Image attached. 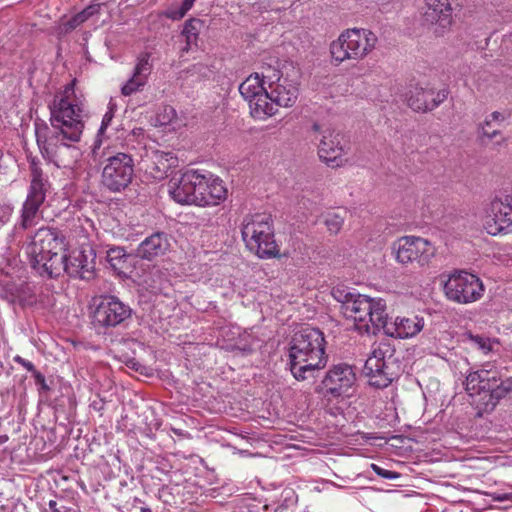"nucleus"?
Here are the masks:
<instances>
[{
  "instance_id": "f257e3e1",
  "label": "nucleus",
  "mask_w": 512,
  "mask_h": 512,
  "mask_svg": "<svg viewBox=\"0 0 512 512\" xmlns=\"http://www.w3.org/2000/svg\"><path fill=\"white\" fill-rule=\"evenodd\" d=\"M50 126L35 120L37 144L50 162L59 168H72L81 153L75 143L83 133L85 118L84 100L75 91V81L67 84L49 104Z\"/></svg>"
},
{
  "instance_id": "f03ea898",
  "label": "nucleus",
  "mask_w": 512,
  "mask_h": 512,
  "mask_svg": "<svg viewBox=\"0 0 512 512\" xmlns=\"http://www.w3.org/2000/svg\"><path fill=\"white\" fill-rule=\"evenodd\" d=\"M290 370L297 380H305L325 366L324 336L316 328L297 332L289 349Z\"/></svg>"
},
{
  "instance_id": "7ed1b4c3",
  "label": "nucleus",
  "mask_w": 512,
  "mask_h": 512,
  "mask_svg": "<svg viewBox=\"0 0 512 512\" xmlns=\"http://www.w3.org/2000/svg\"><path fill=\"white\" fill-rule=\"evenodd\" d=\"M64 252V238L50 228H40L26 247L31 266L50 278L63 273Z\"/></svg>"
},
{
  "instance_id": "20e7f679",
  "label": "nucleus",
  "mask_w": 512,
  "mask_h": 512,
  "mask_svg": "<svg viewBox=\"0 0 512 512\" xmlns=\"http://www.w3.org/2000/svg\"><path fill=\"white\" fill-rule=\"evenodd\" d=\"M241 235L248 250L259 258L269 259L278 255L270 215L256 213L245 216L241 224Z\"/></svg>"
},
{
  "instance_id": "39448f33",
  "label": "nucleus",
  "mask_w": 512,
  "mask_h": 512,
  "mask_svg": "<svg viewBox=\"0 0 512 512\" xmlns=\"http://www.w3.org/2000/svg\"><path fill=\"white\" fill-rule=\"evenodd\" d=\"M340 301L343 314L354 321L355 328L359 332L369 333L371 326L379 329L386 310L383 299L347 292Z\"/></svg>"
},
{
  "instance_id": "423d86ee",
  "label": "nucleus",
  "mask_w": 512,
  "mask_h": 512,
  "mask_svg": "<svg viewBox=\"0 0 512 512\" xmlns=\"http://www.w3.org/2000/svg\"><path fill=\"white\" fill-rule=\"evenodd\" d=\"M377 43L378 38L371 30L349 28L330 44V54L336 64L348 60L361 61L373 52Z\"/></svg>"
},
{
  "instance_id": "0eeeda50",
  "label": "nucleus",
  "mask_w": 512,
  "mask_h": 512,
  "mask_svg": "<svg viewBox=\"0 0 512 512\" xmlns=\"http://www.w3.org/2000/svg\"><path fill=\"white\" fill-rule=\"evenodd\" d=\"M310 138L317 143L319 158L330 167H339L344 163L345 147L341 143V136L332 127L313 123L310 129Z\"/></svg>"
},
{
  "instance_id": "6e6552de",
  "label": "nucleus",
  "mask_w": 512,
  "mask_h": 512,
  "mask_svg": "<svg viewBox=\"0 0 512 512\" xmlns=\"http://www.w3.org/2000/svg\"><path fill=\"white\" fill-rule=\"evenodd\" d=\"M392 349L387 343H379L372 351L364 365V373L369 384L376 388H386L395 377L392 371Z\"/></svg>"
},
{
  "instance_id": "1a4fd4ad",
  "label": "nucleus",
  "mask_w": 512,
  "mask_h": 512,
  "mask_svg": "<svg viewBox=\"0 0 512 512\" xmlns=\"http://www.w3.org/2000/svg\"><path fill=\"white\" fill-rule=\"evenodd\" d=\"M446 297L458 304H469L479 300L484 293L482 281L466 271L455 272L444 285Z\"/></svg>"
},
{
  "instance_id": "9d476101",
  "label": "nucleus",
  "mask_w": 512,
  "mask_h": 512,
  "mask_svg": "<svg viewBox=\"0 0 512 512\" xmlns=\"http://www.w3.org/2000/svg\"><path fill=\"white\" fill-rule=\"evenodd\" d=\"M133 176V158L126 153H117L105 160L101 181L110 191L120 192L131 183Z\"/></svg>"
},
{
  "instance_id": "9b49d317",
  "label": "nucleus",
  "mask_w": 512,
  "mask_h": 512,
  "mask_svg": "<svg viewBox=\"0 0 512 512\" xmlns=\"http://www.w3.org/2000/svg\"><path fill=\"white\" fill-rule=\"evenodd\" d=\"M50 188L48 179L43 175L40 168L33 166L31 170V181L26 200L22 208L21 226L27 229L36 223L41 205L46 199Z\"/></svg>"
},
{
  "instance_id": "f8f14e48",
  "label": "nucleus",
  "mask_w": 512,
  "mask_h": 512,
  "mask_svg": "<svg viewBox=\"0 0 512 512\" xmlns=\"http://www.w3.org/2000/svg\"><path fill=\"white\" fill-rule=\"evenodd\" d=\"M396 260L401 264L417 262L424 266L436 253L435 246L427 239L416 236H404L393 244Z\"/></svg>"
},
{
  "instance_id": "ddd939ff",
  "label": "nucleus",
  "mask_w": 512,
  "mask_h": 512,
  "mask_svg": "<svg viewBox=\"0 0 512 512\" xmlns=\"http://www.w3.org/2000/svg\"><path fill=\"white\" fill-rule=\"evenodd\" d=\"M0 296L21 308H45L50 305L42 289L31 283H6Z\"/></svg>"
},
{
  "instance_id": "4468645a",
  "label": "nucleus",
  "mask_w": 512,
  "mask_h": 512,
  "mask_svg": "<svg viewBox=\"0 0 512 512\" xmlns=\"http://www.w3.org/2000/svg\"><path fill=\"white\" fill-rule=\"evenodd\" d=\"M131 308L115 296H102L95 302L92 323L95 327H116L131 316Z\"/></svg>"
},
{
  "instance_id": "2eb2a0df",
  "label": "nucleus",
  "mask_w": 512,
  "mask_h": 512,
  "mask_svg": "<svg viewBox=\"0 0 512 512\" xmlns=\"http://www.w3.org/2000/svg\"><path fill=\"white\" fill-rule=\"evenodd\" d=\"M499 380V373L493 365L485 364L467 374L464 383L465 390L471 397L481 396L480 401L485 406V402L489 400V394Z\"/></svg>"
},
{
  "instance_id": "dca6fc26",
  "label": "nucleus",
  "mask_w": 512,
  "mask_h": 512,
  "mask_svg": "<svg viewBox=\"0 0 512 512\" xmlns=\"http://www.w3.org/2000/svg\"><path fill=\"white\" fill-rule=\"evenodd\" d=\"M483 227L493 236L512 232V206L504 198L491 201L485 210Z\"/></svg>"
},
{
  "instance_id": "f3484780",
  "label": "nucleus",
  "mask_w": 512,
  "mask_h": 512,
  "mask_svg": "<svg viewBox=\"0 0 512 512\" xmlns=\"http://www.w3.org/2000/svg\"><path fill=\"white\" fill-rule=\"evenodd\" d=\"M355 380V373L349 365H335L326 373L322 380L321 391L325 397H342L348 395Z\"/></svg>"
},
{
  "instance_id": "a211bd4d",
  "label": "nucleus",
  "mask_w": 512,
  "mask_h": 512,
  "mask_svg": "<svg viewBox=\"0 0 512 512\" xmlns=\"http://www.w3.org/2000/svg\"><path fill=\"white\" fill-rule=\"evenodd\" d=\"M197 186L195 189V205L196 206H214L219 204L226 198L227 189L223 181L212 175L211 173H203L196 171Z\"/></svg>"
},
{
  "instance_id": "6ab92c4d",
  "label": "nucleus",
  "mask_w": 512,
  "mask_h": 512,
  "mask_svg": "<svg viewBox=\"0 0 512 512\" xmlns=\"http://www.w3.org/2000/svg\"><path fill=\"white\" fill-rule=\"evenodd\" d=\"M271 80L269 82L270 100L281 107L293 106L299 95L298 83L288 77H283L277 70H270Z\"/></svg>"
},
{
  "instance_id": "aec40b11",
  "label": "nucleus",
  "mask_w": 512,
  "mask_h": 512,
  "mask_svg": "<svg viewBox=\"0 0 512 512\" xmlns=\"http://www.w3.org/2000/svg\"><path fill=\"white\" fill-rule=\"evenodd\" d=\"M455 0H426V9L423 14L424 21L434 26L433 32L441 36L452 24V5Z\"/></svg>"
},
{
  "instance_id": "412c9836",
  "label": "nucleus",
  "mask_w": 512,
  "mask_h": 512,
  "mask_svg": "<svg viewBox=\"0 0 512 512\" xmlns=\"http://www.w3.org/2000/svg\"><path fill=\"white\" fill-rule=\"evenodd\" d=\"M423 327L424 319L421 317H388L386 312L382 319V324L379 325V329H383L387 336L399 339L414 337L423 329Z\"/></svg>"
},
{
  "instance_id": "4be33fe9",
  "label": "nucleus",
  "mask_w": 512,
  "mask_h": 512,
  "mask_svg": "<svg viewBox=\"0 0 512 512\" xmlns=\"http://www.w3.org/2000/svg\"><path fill=\"white\" fill-rule=\"evenodd\" d=\"M197 170H187L179 177L173 176L167 185L170 197L181 205H195Z\"/></svg>"
},
{
  "instance_id": "5701e85b",
  "label": "nucleus",
  "mask_w": 512,
  "mask_h": 512,
  "mask_svg": "<svg viewBox=\"0 0 512 512\" xmlns=\"http://www.w3.org/2000/svg\"><path fill=\"white\" fill-rule=\"evenodd\" d=\"M446 90L434 91L428 86L416 85L407 93V103L417 112H426L439 106L447 97Z\"/></svg>"
},
{
  "instance_id": "b1692460",
  "label": "nucleus",
  "mask_w": 512,
  "mask_h": 512,
  "mask_svg": "<svg viewBox=\"0 0 512 512\" xmlns=\"http://www.w3.org/2000/svg\"><path fill=\"white\" fill-rule=\"evenodd\" d=\"M63 266V272L71 277L90 279L93 276L94 262L88 259L84 251L73 252L69 258L64 253Z\"/></svg>"
},
{
  "instance_id": "393cba45",
  "label": "nucleus",
  "mask_w": 512,
  "mask_h": 512,
  "mask_svg": "<svg viewBox=\"0 0 512 512\" xmlns=\"http://www.w3.org/2000/svg\"><path fill=\"white\" fill-rule=\"evenodd\" d=\"M170 248L167 234L156 232L145 238L137 248V255L143 259L152 260L163 256Z\"/></svg>"
},
{
  "instance_id": "a878e982",
  "label": "nucleus",
  "mask_w": 512,
  "mask_h": 512,
  "mask_svg": "<svg viewBox=\"0 0 512 512\" xmlns=\"http://www.w3.org/2000/svg\"><path fill=\"white\" fill-rule=\"evenodd\" d=\"M166 270L159 266L148 267L141 276L140 285L152 294L161 293L168 286Z\"/></svg>"
},
{
  "instance_id": "bb28decb",
  "label": "nucleus",
  "mask_w": 512,
  "mask_h": 512,
  "mask_svg": "<svg viewBox=\"0 0 512 512\" xmlns=\"http://www.w3.org/2000/svg\"><path fill=\"white\" fill-rule=\"evenodd\" d=\"M270 80V74H263L262 76L258 73L252 74L240 84L239 92L245 100L255 99L256 96L269 90Z\"/></svg>"
},
{
  "instance_id": "cd10ccee",
  "label": "nucleus",
  "mask_w": 512,
  "mask_h": 512,
  "mask_svg": "<svg viewBox=\"0 0 512 512\" xmlns=\"http://www.w3.org/2000/svg\"><path fill=\"white\" fill-rule=\"evenodd\" d=\"M249 103L250 114L253 118L264 120L277 111L276 104L270 100L269 90L256 96L255 99L246 100Z\"/></svg>"
},
{
  "instance_id": "c85d7f7f",
  "label": "nucleus",
  "mask_w": 512,
  "mask_h": 512,
  "mask_svg": "<svg viewBox=\"0 0 512 512\" xmlns=\"http://www.w3.org/2000/svg\"><path fill=\"white\" fill-rule=\"evenodd\" d=\"M462 342L472 348L478 349L483 354H488L493 350V345L498 344L497 340H491L490 338L472 334L471 332H466L462 335Z\"/></svg>"
},
{
  "instance_id": "c756f323",
  "label": "nucleus",
  "mask_w": 512,
  "mask_h": 512,
  "mask_svg": "<svg viewBox=\"0 0 512 512\" xmlns=\"http://www.w3.org/2000/svg\"><path fill=\"white\" fill-rule=\"evenodd\" d=\"M100 5L99 4H93L88 7H86L81 12L77 13L73 17H71L69 20H67L65 23H63V30L65 32L71 31L78 26H80L82 23L88 21L89 19L93 18L95 15L99 14Z\"/></svg>"
},
{
  "instance_id": "7c9ffc66",
  "label": "nucleus",
  "mask_w": 512,
  "mask_h": 512,
  "mask_svg": "<svg viewBox=\"0 0 512 512\" xmlns=\"http://www.w3.org/2000/svg\"><path fill=\"white\" fill-rule=\"evenodd\" d=\"M512 392V376L497 382L494 390L489 394V400L485 402V409H493L500 399Z\"/></svg>"
},
{
  "instance_id": "2f4dec72",
  "label": "nucleus",
  "mask_w": 512,
  "mask_h": 512,
  "mask_svg": "<svg viewBox=\"0 0 512 512\" xmlns=\"http://www.w3.org/2000/svg\"><path fill=\"white\" fill-rule=\"evenodd\" d=\"M509 117V113L494 111L492 112L486 119L484 126L482 127V134L489 139L496 137L499 134V131L493 130L489 131L486 127H490L492 123L501 124Z\"/></svg>"
},
{
  "instance_id": "473e14b6",
  "label": "nucleus",
  "mask_w": 512,
  "mask_h": 512,
  "mask_svg": "<svg viewBox=\"0 0 512 512\" xmlns=\"http://www.w3.org/2000/svg\"><path fill=\"white\" fill-rule=\"evenodd\" d=\"M115 110H116V104L113 103L112 101H110L109 104H108V110L106 111V113L103 116V119H102V122H101V126H100V128L98 130L97 138H96L95 143L93 145L92 152L95 155L97 153V149H99L100 144H101V140L99 139V137L104 134V132L107 129V127L111 124V121H112V119L114 117V114H115Z\"/></svg>"
},
{
  "instance_id": "72a5a7b5",
  "label": "nucleus",
  "mask_w": 512,
  "mask_h": 512,
  "mask_svg": "<svg viewBox=\"0 0 512 512\" xmlns=\"http://www.w3.org/2000/svg\"><path fill=\"white\" fill-rule=\"evenodd\" d=\"M344 223V217L338 212H328L324 216V224L328 231L333 234H337Z\"/></svg>"
},
{
  "instance_id": "f704fd0d",
  "label": "nucleus",
  "mask_w": 512,
  "mask_h": 512,
  "mask_svg": "<svg viewBox=\"0 0 512 512\" xmlns=\"http://www.w3.org/2000/svg\"><path fill=\"white\" fill-rule=\"evenodd\" d=\"M200 26L201 22L197 19H191L185 23L182 34L186 37L187 45L196 43Z\"/></svg>"
},
{
  "instance_id": "c9c22d12",
  "label": "nucleus",
  "mask_w": 512,
  "mask_h": 512,
  "mask_svg": "<svg viewBox=\"0 0 512 512\" xmlns=\"http://www.w3.org/2000/svg\"><path fill=\"white\" fill-rule=\"evenodd\" d=\"M156 164L159 170L165 171L177 162L176 157L171 152L156 151L154 154Z\"/></svg>"
},
{
  "instance_id": "e433bc0d",
  "label": "nucleus",
  "mask_w": 512,
  "mask_h": 512,
  "mask_svg": "<svg viewBox=\"0 0 512 512\" xmlns=\"http://www.w3.org/2000/svg\"><path fill=\"white\" fill-rule=\"evenodd\" d=\"M150 71L151 65L149 63V55L143 54L137 60V64L135 66L133 75L138 76L146 82L147 77L150 74Z\"/></svg>"
},
{
  "instance_id": "4c0bfd02",
  "label": "nucleus",
  "mask_w": 512,
  "mask_h": 512,
  "mask_svg": "<svg viewBox=\"0 0 512 512\" xmlns=\"http://www.w3.org/2000/svg\"><path fill=\"white\" fill-rule=\"evenodd\" d=\"M145 83L146 82L138 76L132 75V77L122 86L121 92L124 96H129L140 90V88L143 87Z\"/></svg>"
},
{
  "instance_id": "58836bf2",
  "label": "nucleus",
  "mask_w": 512,
  "mask_h": 512,
  "mask_svg": "<svg viewBox=\"0 0 512 512\" xmlns=\"http://www.w3.org/2000/svg\"><path fill=\"white\" fill-rule=\"evenodd\" d=\"M125 256L126 254L124 249L120 247L111 248L107 252V259L113 267H115Z\"/></svg>"
},
{
  "instance_id": "ea45409f",
  "label": "nucleus",
  "mask_w": 512,
  "mask_h": 512,
  "mask_svg": "<svg viewBox=\"0 0 512 512\" xmlns=\"http://www.w3.org/2000/svg\"><path fill=\"white\" fill-rule=\"evenodd\" d=\"M165 16L172 20H180L183 18L186 14V12L183 11V8L180 6H171L165 11Z\"/></svg>"
},
{
  "instance_id": "a19ab883",
  "label": "nucleus",
  "mask_w": 512,
  "mask_h": 512,
  "mask_svg": "<svg viewBox=\"0 0 512 512\" xmlns=\"http://www.w3.org/2000/svg\"><path fill=\"white\" fill-rule=\"evenodd\" d=\"M371 468L378 476L385 478V479H397L399 477L398 473H396L394 471L383 469L376 464H371Z\"/></svg>"
},
{
  "instance_id": "79ce46f5",
  "label": "nucleus",
  "mask_w": 512,
  "mask_h": 512,
  "mask_svg": "<svg viewBox=\"0 0 512 512\" xmlns=\"http://www.w3.org/2000/svg\"><path fill=\"white\" fill-rule=\"evenodd\" d=\"M493 500L504 502V501H511L512 500V486L511 490L509 492H494L492 494Z\"/></svg>"
},
{
  "instance_id": "37998d69",
  "label": "nucleus",
  "mask_w": 512,
  "mask_h": 512,
  "mask_svg": "<svg viewBox=\"0 0 512 512\" xmlns=\"http://www.w3.org/2000/svg\"><path fill=\"white\" fill-rule=\"evenodd\" d=\"M14 361L18 364H20L22 367H24L26 370L34 373L36 371L35 366L32 362L22 358L21 356L17 355L14 357Z\"/></svg>"
},
{
  "instance_id": "c03bdc74",
  "label": "nucleus",
  "mask_w": 512,
  "mask_h": 512,
  "mask_svg": "<svg viewBox=\"0 0 512 512\" xmlns=\"http://www.w3.org/2000/svg\"><path fill=\"white\" fill-rule=\"evenodd\" d=\"M33 376L35 378L36 383L39 384L43 390L48 389V385L43 374L36 370L34 371Z\"/></svg>"
},
{
  "instance_id": "a18cd8bd",
  "label": "nucleus",
  "mask_w": 512,
  "mask_h": 512,
  "mask_svg": "<svg viewBox=\"0 0 512 512\" xmlns=\"http://www.w3.org/2000/svg\"><path fill=\"white\" fill-rule=\"evenodd\" d=\"M194 2L195 0H183L181 4L183 11L187 13L192 8Z\"/></svg>"
},
{
  "instance_id": "49530a36",
  "label": "nucleus",
  "mask_w": 512,
  "mask_h": 512,
  "mask_svg": "<svg viewBox=\"0 0 512 512\" xmlns=\"http://www.w3.org/2000/svg\"><path fill=\"white\" fill-rule=\"evenodd\" d=\"M48 506H49V508L51 509V512H53V511H54V509H57V507H56V506H57V503H56V501H54V500H50V501H49V503H48Z\"/></svg>"
},
{
  "instance_id": "de8ad7c7",
  "label": "nucleus",
  "mask_w": 512,
  "mask_h": 512,
  "mask_svg": "<svg viewBox=\"0 0 512 512\" xmlns=\"http://www.w3.org/2000/svg\"><path fill=\"white\" fill-rule=\"evenodd\" d=\"M8 436L7 435H0V446L5 444L7 441H8Z\"/></svg>"
},
{
  "instance_id": "09e8293b",
  "label": "nucleus",
  "mask_w": 512,
  "mask_h": 512,
  "mask_svg": "<svg viewBox=\"0 0 512 512\" xmlns=\"http://www.w3.org/2000/svg\"><path fill=\"white\" fill-rule=\"evenodd\" d=\"M504 199L512 206V191L505 195Z\"/></svg>"
},
{
  "instance_id": "8fccbe9b",
  "label": "nucleus",
  "mask_w": 512,
  "mask_h": 512,
  "mask_svg": "<svg viewBox=\"0 0 512 512\" xmlns=\"http://www.w3.org/2000/svg\"><path fill=\"white\" fill-rule=\"evenodd\" d=\"M142 512H150L149 508H142Z\"/></svg>"
},
{
  "instance_id": "3c124183",
  "label": "nucleus",
  "mask_w": 512,
  "mask_h": 512,
  "mask_svg": "<svg viewBox=\"0 0 512 512\" xmlns=\"http://www.w3.org/2000/svg\"><path fill=\"white\" fill-rule=\"evenodd\" d=\"M53 512H60V511H59L58 509H54V511H53Z\"/></svg>"
}]
</instances>
